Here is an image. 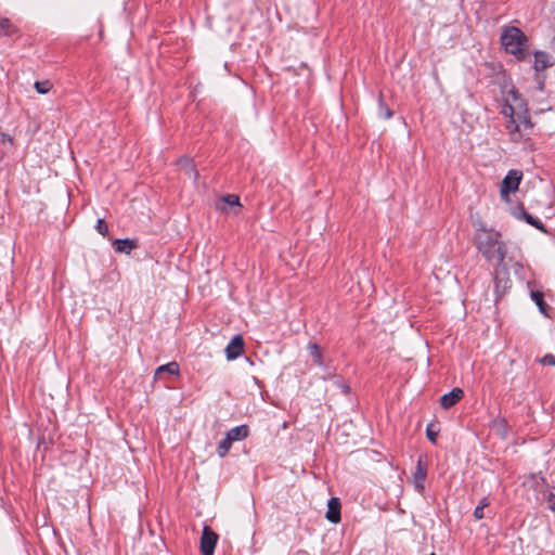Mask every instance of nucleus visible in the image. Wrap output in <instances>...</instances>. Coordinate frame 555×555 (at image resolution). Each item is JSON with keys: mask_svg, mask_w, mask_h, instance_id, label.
Wrapping results in <instances>:
<instances>
[{"mask_svg": "<svg viewBox=\"0 0 555 555\" xmlns=\"http://www.w3.org/2000/svg\"><path fill=\"white\" fill-rule=\"evenodd\" d=\"M474 244L488 262L495 261L496 264L505 262L507 245L502 240L501 233L493 228H487L479 222L474 233Z\"/></svg>", "mask_w": 555, "mask_h": 555, "instance_id": "1", "label": "nucleus"}, {"mask_svg": "<svg viewBox=\"0 0 555 555\" xmlns=\"http://www.w3.org/2000/svg\"><path fill=\"white\" fill-rule=\"evenodd\" d=\"M528 39L517 27H507L501 35V43L505 51L516 56L517 60H525V46Z\"/></svg>", "mask_w": 555, "mask_h": 555, "instance_id": "2", "label": "nucleus"}, {"mask_svg": "<svg viewBox=\"0 0 555 555\" xmlns=\"http://www.w3.org/2000/svg\"><path fill=\"white\" fill-rule=\"evenodd\" d=\"M493 283L495 292V300L506 295L512 288V280L509 271L505 262L498 263L494 268Z\"/></svg>", "mask_w": 555, "mask_h": 555, "instance_id": "3", "label": "nucleus"}, {"mask_svg": "<svg viewBox=\"0 0 555 555\" xmlns=\"http://www.w3.org/2000/svg\"><path fill=\"white\" fill-rule=\"evenodd\" d=\"M522 180V172L520 170L511 169L504 177L500 186L501 199L505 203H509V194L515 193Z\"/></svg>", "mask_w": 555, "mask_h": 555, "instance_id": "4", "label": "nucleus"}, {"mask_svg": "<svg viewBox=\"0 0 555 555\" xmlns=\"http://www.w3.org/2000/svg\"><path fill=\"white\" fill-rule=\"evenodd\" d=\"M529 295L531 300L535 304L539 311L544 315L548 317L550 306L545 301L544 292L537 286L534 282H528Z\"/></svg>", "mask_w": 555, "mask_h": 555, "instance_id": "5", "label": "nucleus"}, {"mask_svg": "<svg viewBox=\"0 0 555 555\" xmlns=\"http://www.w3.org/2000/svg\"><path fill=\"white\" fill-rule=\"evenodd\" d=\"M218 534L208 526H205L201 537V552L203 555H214Z\"/></svg>", "mask_w": 555, "mask_h": 555, "instance_id": "6", "label": "nucleus"}, {"mask_svg": "<svg viewBox=\"0 0 555 555\" xmlns=\"http://www.w3.org/2000/svg\"><path fill=\"white\" fill-rule=\"evenodd\" d=\"M427 476V463L423 456H420L416 463L415 472L413 474L414 487L418 492L425 489V479Z\"/></svg>", "mask_w": 555, "mask_h": 555, "instance_id": "7", "label": "nucleus"}, {"mask_svg": "<svg viewBox=\"0 0 555 555\" xmlns=\"http://www.w3.org/2000/svg\"><path fill=\"white\" fill-rule=\"evenodd\" d=\"M533 68L537 73L545 70L554 65L553 57L545 51H535Z\"/></svg>", "mask_w": 555, "mask_h": 555, "instance_id": "8", "label": "nucleus"}, {"mask_svg": "<svg viewBox=\"0 0 555 555\" xmlns=\"http://www.w3.org/2000/svg\"><path fill=\"white\" fill-rule=\"evenodd\" d=\"M514 215L519 219H524L528 224L534 227L541 232L547 233L544 223L539 218L529 214L524 207H520L517 211L514 212Z\"/></svg>", "mask_w": 555, "mask_h": 555, "instance_id": "9", "label": "nucleus"}, {"mask_svg": "<svg viewBox=\"0 0 555 555\" xmlns=\"http://www.w3.org/2000/svg\"><path fill=\"white\" fill-rule=\"evenodd\" d=\"M464 396V391L461 388H453L450 392L444 393L440 398V405L448 410L454 406Z\"/></svg>", "mask_w": 555, "mask_h": 555, "instance_id": "10", "label": "nucleus"}, {"mask_svg": "<svg viewBox=\"0 0 555 555\" xmlns=\"http://www.w3.org/2000/svg\"><path fill=\"white\" fill-rule=\"evenodd\" d=\"M325 517L332 524L340 521V502L338 498H331L328 500Z\"/></svg>", "mask_w": 555, "mask_h": 555, "instance_id": "11", "label": "nucleus"}, {"mask_svg": "<svg viewBox=\"0 0 555 555\" xmlns=\"http://www.w3.org/2000/svg\"><path fill=\"white\" fill-rule=\"evenodd\" d=\"M113 247L116 253L129 255L133 249L138 247V244L134 240L116 238L113 241Z\"/></svg>", "mask_w": 555, "mask_h": 555, "instance_id": "12", "label": "nucleus"}, {"mask_svg": "<svg viewBox=\"0 0 555 555\" xmlns=\"http://www.w3.org/2000/svg\"><path fill=\"white\" fill-rule=\"evenodd\" d=\"M179 374V364L176 361L169 362L167 364L160 365L156 369L154 373L155 379H164L167 375H178Z\"/></svg>", "mask_w": 555, "mask_h": 555, "instance_id": "13", "label": "nucleus"}, {"mask_svg": "<svg viewBox=\"0 0 555 555\" xmlns=\"http://www.w3.org/2000/svg\"><path fill=\"white\" fill-rule=\"evenodd\" d=\"M506 130L508 131L511 141L513 142H519L522 138V134L520 132V124L516 120V118L507 119L505 125Z\"/></svg>", "mask_w": 555, "mask_h": 555, "instance_id": "14", "label": "nucleus"}, {"mask_svg": "<svg viewBox=\"0 0 555 555\" xmlns=\"http://www.w3.org/2000/svg\"><path fill=\"white\" fill-rule=\"evenodd\" d=\"M248 426L247 425H240V426H236L234 428H231L228 433H227V437L232 441H240V440H243L245 439L247 436H248Z\"/></svg>", "mask_w": 555, "mask_h": 555, "instance_id": "15", "label": "nucleus"}, {"mask_svg": "<svg viewBox=\"0 0 555 555\" xmlns=\"http://www.w3.org/2000/svg\"><path fill=\"white\" fill-rule=\"evenodd\" d=\"M179 166L181 167V170L184 171V173L193 179L194 181L197 180L198 178V172L197 170L195 169V166L193 164V160L192 159H189V158H184V159H181L179 162Z\"/></svg>", "mask_w": 555, "mask_h": 555, "instance_id": "16", "label": "nucleus"}, {"mask_svg": "<svg viewBox=\"0 0 555 555\" xmlns=\"http://www.w3.org/2000/svg\"><path fill=\"white\" fill-rule=\"evenodd\" d=\"M225 350V353H227V359L228 360H235L240 357H244V361L245 363L249 364V365H253V361L250 359V357L246 356L245 354V349H224Z\"/></svg>", "mask_w": 555, "mask_h": 555, "instance_id": "17", "label": "nucleus"}, {"mask_svg": "<svg viewBox=\"0 0 555 555\" xmlns=\"http://www.w3.org/2000/svg\"><path fill=\"white\" fill-rule=\"evenodd\" d=\"M15 31L16 28L9 18H0V36H11Z\"/></svg>", "mask_w": 555, "mask_h": 555, "instance_id": "18", "label": "nucleus"}, {"mask_svg": "<svg viewBox=\"0 0 555 555\" xmlns=\"http://www.w3.org/2000/svg\"><path fill=\"white\" fill-rule=\"evenodd\" d=\"M392 115H393L392 111L384 102L383 96L379 95V98H378V116L384 119H390L392 117Z\"/></svg>", "mask_w": 555, "mask_h": 555, "instance_id": "19", "label": "nucleus"}, {"mask_svg": "<svg viewBox=\"0 0 555 555\" xmlns=\"http://www.w3.org/2000/svg\"><path fill=\"white\" fill-rule=\"evenodd\" d=\"M232 443L233 442L225 436V438H223L217 447V454L220 457L225 456L229 450L231 449Z\"/></svg>", "mask_w": 555, "mask_h": 555, "instance_id": "20", "label": "nucleus"}, {"mask_svg": "<svg viewBox=\"0 0 555 555\" xmlns=\"http://www.w3.org/2000/svg\"><path fill=\"white\" fill-rule=\"evenodd\" d=\"M39 94H47L52 89L53 85L50 80L36 81L34 85Z\"/></svg>", "mask_w": 555, "mask_h": 555, "instance_id": "21", "label": "nucleus"}, {"mask_svg": "<svg viewBox=\"0 0 555 555\" xmlns=\"http://www.w3.org/2000/svg\"><path fill=\"white\" fill-rule=\"evenodd\" d=\"M490 502L488 500V498H482L480 501H479V504L476 506L475 511H474V517L476 519H482L485 517V514H483V509L489 506Z\"/></svg>", "mask_w": 555, "mask_h": 555, "instance_id": "22", "label": "nucleus"}, {"mask_svg": "<svg viewBox=\"0 0 555 555\" xmlns=\"http://www.w3.org/2000/svg\"><path fill=\"white\" fill-rule=\"evenodd\" d=\"M501 114L506 118V119H512L515 117V109L514 107L506 101L503 106H502V109H501Z\"/></svg>", "mask_w": 555, "mask_h": 555, "instance_id": "23", "label": "nucleus"}, {"mask_svg": "<svg viewBox=\"0 0 555 555\" xmlns=\"http://www.w3.org/2000/svg\"><path fill=\"white\" fill-rule=\"evenodd\" d=\"M223 202H225L229 206H241L240 197L234 194H228L222 197Z\"/></svg>", "mask_w": 555, "mask_h": 555, "instance_id": "24", "label": "nucleus"}, {"mask_svg": "<svg viewBox=\"0 0 555 555\" xmlns=\"http://www.w3.org/2000/svg\"><path fill=\"white\" fill-rule=\"evenodd\" d=\"M426 436L428 440L433 443H436L438 437V430L434 429V425L429 424L426 428Z\"/></svg>", "mask_w": 555, "mask_h": 555, "instance_id": "25", "label": "nucleus"}, {"mask_svg": "<svg viewBox=\"0 0 555 555\" xmlns=\"http://www.w3.org/2000/svg\"><path fill=\"white\" fill-rule=\"evenodd\" d=\"M225 347H244V339L242 335H234Z\"/></svg>", "mask_w": 555, "mask_h": 555, "instance_id": "26", "label": "nucleus"}, {"mask_svg": "<svg viewBox=\"0 0 555 555\" xmlns=\"http://www.w3.org/2000/svg\"><path fill=\"white\" fill-rule=\"evenodd\" d=\"M95 229H96V231L101 235L107 236V234H108V227H107V224L105 223V221L103 219H99L98 220Z\"/></svg>", "mask_w": 555, "mask_h": 555, "instance_id": "27", "label": "nucleus"}, {"mask_svg": "<svg viewBox=\"0 0 555 555\" xmlns=\"http://www.w3.org/2000/svg\"><path fill=\"white\" fill-rule=\"evenodd\" d=\"M538 361L542 365H552V366H554L555 365V356L552 354V353H547L544 357L538 359Z\"/></svg>", "mask_w": 555, "mask_h": 555, "instance_id": "28", "label": "nucleus"}, {"mask_svg": "<svg viewBox=\"0 0 555 555\" xmlns=\"http://www.w3.org/2000/svg\"><path fill=\"white\" fill-rule=\"evenodd\" d=\"M322 349H311V360L314 364L321 365Z\"/></svg>", "mask_w": 555, "mask_h": 555, "instance_id": "29", "label": "nucleus"}, {"mask_svg": "<svg viewBox=\"0 0 555 555\" xmlns=\"http://www.w3.org/2000/svg\"><path fill=\"white\" fill-rule=\"evenodd\" d=\"M546 503H547V507L555 513V493L554 492H548L546 494Z\"/></svg>", "mask_w": 555, "mask_h": 555, "instance_id": "30", "label": "nucleus"}, {"mask_svg": "<svg viewBox=\"0 0 555 555\" xmlns=\"http://www.w3.org/2000/svg\"><path fill=\"white\" fill-rule=\"evenodd\" d=\"M520 124L525 128H531L532 127L531 120L528 117H524Z\"/></svg>", "mask_w": 555, "mask_h": 555, "instance_id": "31", "label": "nucleus"}, {"mask_svg": "<svg viewBox=\"0 0 555 555\" xmlns=\"http://www.w3.org/2000/svg\"><path fill=\"white\" fill-rule=\"evenodd\" d=\"M341 390L344 393H349L350 392V387L348 385H341Z\"/></svg>", "mask_w": 555, "mask_h": 555, "instance_id": "32", "label": "nucleus"}, {"mask_svg": "<svg viewBox=\"0 0 555 555\" xmlns=\"http://www.w3.org/2000/svg\"><path fill=\"white\" fill-rule=\"evenodd\" d=\"M308 347L317 348V347H319V346H318V344H315V343H314V344H310Z\"/></svg>", "mask_w": 555, "mask_h": 555, "instance_id": "33", "label": "nucleus"}, {"mask_svg": "<svg viewBox=\"0 0 555 555\" xmlns=\"http://www.w3.org/2000/svg\"><path fill=\"white\" fill-rule=\"evenodd\" d=\"M553 40L555 41V36H554V39H553Z\"/></svg>", "mask_w": 555, "mask_h": 555, "instance_id": "34", "label": "nucleus"}, {"mask_svg": "<svg viewBox=\"0 0 555 555\" xmlns=\"http://www.w3.org/2000/svg\"><path fill=\"white\" fill-rule=\"evenodd\" d=\"M431 555H435L434 553H431Z\"/></svg>", "mask_w": 555, "mask_h": 555, "instance_id": "35", "label": "nucleus"}]
</instances>
